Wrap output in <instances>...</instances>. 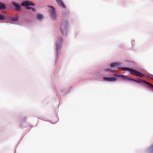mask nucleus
Returning a JSON list of instances; mask_svg holds the SVG:
<instances>
[{
	"label": "nucleus",
	"mask_w": 153,
	"mask_h": 153,
	"mask_svg": "<svg viewBox=\"0 0 153 153\" xmlns=\"http://www.w3.org/2000/svg\"><path fill=\"white\" fill-rule=\"evenodd\" d=\"M12 4L14 7H16V10H19L21 9V7L20 5L14 2H13Z\"/></svg>",
	"instance_id": "1a4fd4ad"
},
{
	"label": "nucleus",
	"mask_w": 153,
	"mask_h": 153,
	"mask_svg": "<svg viewBox=\"0 0 153 153\" xmlns=\"http://www.w3.org/2000/svg\"><path fill=\"white\" fill-rule=\"evenodd\" d=\"M119 69L120 70L128 71L131 74L140 77H142L143 76H144V75L140 72L132 68H119Z\"/></svg>",
	"instance_id": "f257e3e1"
},
{
	"label": "nucleus",
	"mask_w": 153,
	"mask_h": 153,
	"mask_svg": "<svg viewBox=\"0 0 153 153\" xmlns=\"http://www.w3.org/2000/svg\"><path fill=\"white\" fill-rule=\"evenodd\" d=\"M5 5L1 2H0V9H5Z\"/></svg>",
	"instance_id": "4468645a"
},
{
	"label": "nucleus",
	"mask_w": 153,
	"mask_h": 153,
	"mask_svg": "<svg viewBox=\"0 0 153 153\" xmlns=\"http://www.w3.org/2000/svg\"><path fill=\"white\" fill-rule=\"evenodd\" d=\"M113 76H117L118 77H121L124 79H128L133 81L132 80V79H132L129 78V77H128L126 75H117L116 74H113Z\"/></svg>",
	"instance_id": "0eeeda50"
},
{
	"label": "nucleus",
	"mask_w": 153,
	"mask_h": 153,
	"mask_svg": "<svg viewBox=\"0 0 153 153\" xmlns=\"http://www.w3.org/2000/svg\"><path fill=\"white\" fill-rule=\"evenodd\" d=\"M5 19V17L2 15H0V20H4Z\"/></svg>",
	"instance_id": "f3484780"
},
{
	"label": "nucleus",
	"mask_w": 153,
	"mask_h": 153,
	"mask_svg": "<svg viewBox=\"0 0 153 153\" xmlns=\"http://www.w3.org/2000/svg\"><path fill=\"white\" fill-rule=\"evenodd\" d=\"M103 80L105 81H108V82H113L115 81L117 79L116 77H104L103 78Z\"/></svg>",
	"instance_id": "6e6552de"
},
{
	"label": "nucleus",
	"mask_w": 153,
	"mask_h": 153,
	"mask_svg": "<svg viewBox=\"0 0 153 153\" xmlns=\"http://www.w3.org/2000/svg\"><path fill=\"white\" fill-rule=\"evenodd\" d=\"M21 5L22 6L26 7V8L27 9H31L32 11H35V9L34 8L28 7L30 6H34V4L31 1H24L22 3Z\"/></svg>",
	"instance_id": "f03ea898"
},
{
	"label": "nucleus",
	"mask_w": 153,
	"mask_h": 153,
	"mask_svg": "<svg viewBox=\"0 0 153 153\" xmlns=\"http://www.w3.org/2000/svg\"><path fill=\"white\" fill-rule=\"evenodd\" d=\"M148 77L153 80V75H150L148 76Z\"/></svg>",
	"instance_id": "6ab92c4d"
},
{
	"label": "nucleus",
	"mask_w": 153,
	"mask_h": 153,
	"mask_svg": "<svg viewBox=\"0 0 153 153\" xmlns=\"http://www.w3.org/2000/svg\"><path fill=\"white\" fill-rule=\"evenodd\" d=\"M120 65V63L116 62H114L111 63L110 65V66L111 68H114L118 66L119 65Z\"/></svg>",
	"instance_id": "9b49d317"
},
{
	"label": "nucleus",
	"mask_w": 153,
	"mask_h": 153,
	"mask_svg": "<svg viewBox=\"0 0 153 153\" xmlns=\"http://www.w3.org/2000/svg\"><path fill=\"white\" fill-rule=\"evenodd\" d=\"M48 7H51V8L49 13L51 18L53 20H56L57 17V15L55 12L54 7L50 6Z\"/></svg>",
	"instance_id": "7ed1b4c3"
},
{
	"label": "nucleus",
	"mask_w": 153,
	"mask_h": 153,
	"mask_svg": "<svg viewBox=\"0 0 153 153\" xmlns=\"http://www.w3.org/2000/svg\"><path fill=\"white\" fill-rule=\"evenodd\" d=\"M62 43V37L59 38L56 43V49L57 53V55L60 50L61 47Z\"/></svg>",
	"instance_id": "20e7f679"
},
{
	"label": "nucleus",
	"mask_w": 153,
	"mask_h": 153,
	"mask_svg": "<svg viewBox=\"0 0 153 153\" xmlns=\"http://www.w3.org/2000/svg\"><path fill=\"white\" fill-rule=\"evenodd\" d=\"M11 20H12V21L14 22L17 21L18 20V17H13L11 18Z\"/></svg>",
	"instance_id": "2eb2a0df"
},
{
	"label": "nucleus",
	"mask_w": 153,
	"mask_h": 153,
	"mask_svg": "<svg viewBox=\"0 0 153 153\" xmlns=\"http://www.w3.org/2000/svg\"><path fill=\"white\" fill-rule=\"evenodd\" d=\"M147 151L149 153H153V144L148 148Z\"/></svg>",
	"instance_id": "f8f14e48"
},
{
	"label": "nucleus",
	"mask_w": 153,
	"mask_h": 153,
	"mask_svg": "<svg viewBox=\"0 0 153 153\" xmlns=\"http://www.w3.org/2000/svg\"><path fill=\"white\" fill-rule=\"evenodd\" d=\"M57 3L59 6L61 7H62L65 8V6L63 4L62 1L61 0H56Z\"/></svg>",
	"instance_id": "9d476101"
},
{
	"label": "nucleus",
	"mask_w": 153,
	"mask_h": 153,
	"mask_svg": "<svg viewBox=\"0 0 153 153\" xmlns=\"http://www.w3.org/2000/svg\"><path fill=\"white\" fill-rule=\"evenodd\" d=\"M104 70H105V71H110L111 72H112V73H114L115 72V71L114 70H112L110 69H105Z\"/></svg>",
	"instance_id": "dca6fc26"
},
{
	"label": "nucleus",
	"mask_w": 153,
	"mask_h": 153,
	"mask_svg": "<svg viewBox=\"0 0 153 153\" xmlns=\"http://www.w3.org/2000/svg\"><path fill=\"white\" fill-rule=\"evenodd\" d=\"M132 80L136 82L141 83H144L145 84L147 85H149V87L151 88L153 90V85L145 81V80L141 79H138V80L135 79H132Z\"/></svg>",
	"instance_id": "39448f33"
},
{
	"label": "nucleus",
	"mask_w": 153,
	"mask_h": 153,
	"mask_svg": "<svg viewBox=\"0 0 153 153\" xmlns=\"http://www.w3.org/2000/svg\"><path fill=\"white\" fill-rule=\"evenodd\" d=\"M66 16H67V14L66 13H64L62 15V19H64Z\"/></svg>",
	"instance_id": "a211bd4d"
},
{
	"label": "nucleus",
	"mask_w": 153,
	"mask_h": 153,
	"mask_svg": "<svg viewBox=\"0 0 153 153\" xmlns=\"http://www.w3.org/2000/svg\"><path fill=\"white\" fill-rule=\"evenodd\" d=\"M67 22H65V23L63 22L61 24L60 29L62 35L66 34L67 33Z\"/></svg>",
	"instance_id": "423d86ee"
},
{
	"label": "nucleus",
	"mask_w": 153,
	"mask_h": 153,
	"mask_svg": "<svg viewBox=\"0 0 153 153\" xmlns=\"http://www.w3.org/2000/svg\"><path fill=\"white\" fill-rule=\"evenodd\" d=\"M43 18L42 15L40 14H38L37 15V19L39 20H41Z\"/></svg>",
	"instance_id": "ddd939ff"
}]
</instances>
